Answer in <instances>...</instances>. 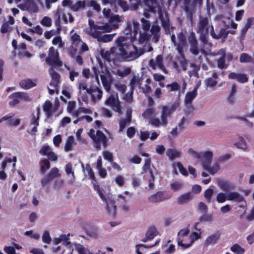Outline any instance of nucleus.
<instances>
[{"mask_svg":"<svg viewBox=\"0 0 254 254\" xmlns=\"http://www.w3.org/2000/svg\"><path fill=\"white\" fill-rule=\"evenodd\" d=\"M119 50V55L121 59L126 62H131L138 59L146 52H151L153 48L149 46L146 50L143 48H137L132 44L131 39L126 37H119L116 40Z\"/></svg>","mask_w":254,"mask_h":254,"instance_id":"obj_1","label":"nucleus"},{"mask_svg":"<svg viewBox=\"0 0 254 254\" xmlns=\"http://www.w3.org/2000/svg\"><path fill=\"white\" fill-rule=\"evenodd\" d=\"M88 24L89 27L86 29V33L91 37L96 38L98 42L105 43L110 42L115 35V34H101L103 32H108L112 30V28L108 23L102 25H98L94 23V21L89 19Z\"/></svg>","mask_w":254,"mask_h":254,"instance_id":"obj_2","label":"nucleus"},{"mask_svg":"<svg viewBox=\"0 0 254 254\" xmlns=\"http://www.w3.org/2000/svg\"><path fill=\"white\" fill-rule=\"evenodd\" d=\"M179 106V102L175 101L171 105H163L161 108V117L151 119L149 124L154 127H158L160 126L166 127L168 123L169 118L172 117L173 113L176 110Z\"/></svg>","mask_w":254,"mask_h":254,"instance_id":"obj_3","label":"nucleus"},{"mask_svg":"<svg viewBox=\"0 0 254 254\" xmlns=\"http://www.w3.org/2000/svg\"><path fill=\"white\" fill-rule=\"evenodd\" d=\"M94 189L100 196L101 200L106 204V209L108 214L114 216L116 213V205L115 201L111 198L110 194H105L103 188H101L98 185L94 184Z\"/></svg>","mask_w":254,"mask_h":254,"instance_id":"obj_4","label":"nucleus"},{"mask_svg":"<svg viewBox=\"0 0 254 254\" xmlns=\"http://www.w3.org/2000/svg\"><path fill=\"white\" fill-rule=\"evenodd\" d=\"M212 25L209 23V19L206 17H201L199 18V22L197 25V33H199V40L204 45H208L209 47H211L212 44L208 42L207 36L209 28H211Z\"/></svg>","mask_w":254,"mask_h":254,"instance_id":"obj_5","label":"nucleus"},{"mask_svg":"<svg viewBox=\"0 0 254 254\" xmlns=\"http://www.w3.org/2000/svg\"><path fill=\"white\" fill-rule=\"evenodd\" d=\"M188 39L190 46V52L193 56H197L199 53H201L203 55H206L207 53L205 49L209 51L210 50L211 47H209L207 45L204 46L203 43H202V47L200 48H199L195 34L193 31L190 33Z\"/></svg>","mask_w":254,"mask_h":254,"instance_id":"obj_6","label":"nucleus"},{"mask_svg":"<svg viewBox=\"0 0 254 254\" xmlns=\"http://www.w3.org/2000/svg\"><path fill=\"white\" fill-rule=\"evenodd\" d=\"M141 22V30L140 31L150 32L152 35V41L157 43L160 38L161 28L157 23H154L151 27L150 22L142 18L140 20Z\"/></svg>","mask_w":254,"mask_h":254,"instance_id":"obj_7","label":"nucleus"},{"mask_svg":"<svg viewBox=\"0 0 254 254\" xmlns=\"http://www.w3.org/2000/svg\"><path fill=\"white\" fill-rule=\"evenodd\" d=\"M177 37L174 34L171 35V40L173 43L174 47H176V50L178 52L179 55H183L184 49L187 46V39L185 33L182 31L179 32L177 34Z\"/></svg>","mask_w":254,"mask_h":254,"instance_id":"obj_8","label":"nucleus"},{"mask_svg":"<svg viewBox=\"0 0 254 254\" xmlns=\"http://www.w3.org/2000/svg\"><path fill=\"white\" fill-rule=\"evenodd\" d=\"M45 61L52 66L60 67L63 64V62L60 59L59 52L54 47L50 48L48 56L46 58Z\"/></svg>","mask_w":254,"mask_h":254,"instance_id":"obj_9","label":"nucleus"},{"mask_svg":"<svg viewBox=\"0 0 254 254\" xmlns=\"http://www.w3.org/2000/svg\"><path fill=\"white\" fill-rule=\"evenodd\" d=\"M105 104L112 108L113 110L118 113L119 114H122V106L121 102L119 101L118 95L117 94H112L105 101Z\"/></svg>","mask_w":254,"mask_h":254,"instance_id":"obj_10","label":"nucleus"},{"mask_svg":"<svg viewBox=\"0 0 254 254\" xmlns=\"http://www.w3.org/2000/svg\"><path fill=\"white\" fill-rule=\"evenodd\" d=\"M183 3L182 8L187 16L191 19L196 7L197 0H181Z\"/></svg>","mask_w":254,"mask_h":254,"instance_id":"obj_11","label":"nucleus"},{"mask_svg":"<svg viewBox=\"0 0 254 254\" xmlns=\"http://www.w3.org/2000/svg\"><path fill=\"white\" fill-rule=\"evenodd\" d=\"M9 98L11 99L9 102V105L14 106L20 102V100L29 101L30 98L27 93L23 92H16L9 95Z\"/></svg>","mask_w":254,"mask_h":254,"instance_id":"obj_12","label":"nucleus"},{"mask_svg":"<svg viewBox=\"0 0 254 254\" xmlns=\"http://www.w3.org/2000/svg\"><path fill=\"white\" fill-rule=\"evenodd\" d=\"M151 161L150 159L146 158L145 160V163L143 166V171L141 173L148 174L149 178L147 179L148 182V188L152 189L154 187V175L153 172L150 166Z\"/></svg>","mask_w":254,"mask_h":254,"instance_id":"obj_13","label":"nucleus"},{"mask_svg":"<svg viewBox=\"0 0 254 254\" xmlns=\"http://www.w3.org/2000/svg\"><path fill=\"white\" fill-rule=\"evenodd\" d=\"M22 3L18 5V7L22 10L28 11L29 13H37L38 7L34 2V0H22Z\"/></svg>","mask_w":254,"mask_h":254,"instance_id":"obj_14","label":"nucleus"},{"mask_svg":"<svg viewBox=\"0 0 254 254\" xmlns=\"http://www.w3.org/2000/svg\"><path fill=\"white\" fill-rule=\"evenodd\" d=\"M95 147L98 150H100L101 148V145L104 147L107 145V139L105 134L100 130L96 131L95 136L93 139Z\"/></svg>","mask_w":254,"mask_h":254,"instance_id":"obj_15","label":"nucleus"},{"mask_svg":"<svg viewBox=\"0 0 254 254\" xmlns=\"http://www.w3.org/2000/svg\"><path fill=\"white\" fill-rule=\"evenodd\" d=\"M179 56L175 58L176 61L173 62V68L177 71H180L181 69L186 71L187 69V61L185 58L184 52L183 55Z\"/></svg>","mask_w":254,"mask_h":254,"instance_id":"obj_16","label":"nucleus"},{"mask_svg":"<svg viewBox=\"0 0 254 254\" xmlns=\"http://www.w3.org/2000/svg\"><path fill=\"white\" fill-rule=\"evenodd\" d=\"M163 58L161 55L157 56L155 59H151L149 62V65L152 69H155L158 68L164 73H167V70L163 64Z\"/></svg>","mask_w":254,"mask_h":254,"instance_id":"obj_17","label":"nucleus"},{"mask_svg":"<svg viewBox=\"0 0 254 254\" xmlns=\"http://www.w3.org/2000/svg\"><path fill=\"white\" fill-rule=\"evenodd\" d=\"M100 78L104 89L107 92H109L113 81L112 75L110 72H107L104 74H101Z\"/></svg>","mask_w":254,"mask_h":254,"instance_id":"obj_18","label":"nucleus"},{"mask_svg":"<svg viewBox=\"0 0 254 254\" xmlns=\"http://www.w3.org/2000/svg\"><path fill=\"white\" fill-rule=\"evenodd\" d=\"M159 18L161 21L162 27L163 28L165 34H171V31L175 29L174 27H170V21L167 13L164 15L162 13H159Z\"/></svg>","mask_w":254,"mask_h":254,"instance_id":"obj_19","label":"nucleus"},{"mask_svg":"<svg viewBox=\"0 0 254 254\" xmlns=\"http://www.w3.org/2000/svg\"><path fill=\"white\" fill-rule=\"evenodd\" d=\"M213 157V153L212 151H207L204 153H201V158H199L201 161V164L204 169L208 168V166H210L212 158Z\"/></svg>","mask_w":254,"mask_h":254,"instance_id":"obj_20","label":"nucleus"},{"mask_svg":"<svg viewBox=\"0 0 254 254\" xmlns=\"http://www.w3.org/2000/svg\"><path fill=\"white\" fill-rule=\"evenodd\" d=\"M132 110L131 108H128L126 111V118H122L119 121V132H122L127 126L128 125L131 120Z\"/></svg>","mask_w":254,"mask_h":254,"instance_id":"obj_21","label":"nucleus"},{"mask_svg":"<svg viewBox=\"0 0 254 254\" xmlns=\"http://www.w3.org/2000/svg\"><path fill=\"white\" fill-rule=\"evenodd\" d=\"M79 92L81 95V98L84 103H88V98L86 95L89 93L90 88L87 87V84L85 82H81L78 85Z\"/></svg>","mask_w":254,"mask_h":254,"instance_id":"obj_22","label":"nucleus"},{"mask_svg":"<svg viewBox=\"0 0 254 254\" xmlns=\"http://www.w3.org/2000/svg\"><path fill=\"white\" fill-rule=\"evenodd\" d=\"M220 238V234L219 232H217L211 234L207 236L204 241V244L205 246H213L218 243Z\"/></svg>","mask_w":254,"mask_h":254,"instance_id":"obj_23","label":"nucleus"},{"mask_svg":"<svg viewBox=\"0 0 254 254\" xmlns=\"http://www.w3.org/2000/svg\"><path fill=\"white\" fill-rule=\"evenodd\" d=\"M88 94L91 96V101L93 103H95L101 99L103 95V91L101 89L95 87L90 88V90H89Z\"/></svg>","mask_w":254,"mask_h":254,"instance_id":"obj_24","label":"nucleus"},{"mask_svg":"<svg viewBox=\"0 0 254 254\" xmlns=\"http://www.w3.org/2000/svg\"><path fill=\"white\" fill-rule=\"evenodd\" d=\"M39 153L43 155H47L48 159L52 161L57 159V155L51 150V148L48 145L43 146L39 151Z\"/></svg>","mask_w":254,"mask_h":254,"instance_id":"obj_25","label":"nucleus"},{"mask_svg":"<svg viewBox=\"0 0 254 254\" xmlns=\"http://www.w3.org/2000/svg\"><path fill=\"white\" fill-rule=\"evenodd\" d=\"M54 67L55 66H52L49 69V74L52 77L50 85L53 86L56 90L59 83L60 75L55 70Z\"/></svg>","mask_w":254,"mask_h":254,"instance_id":"obj_26","label":"nucleus"},{"mask_svg":"<svg viewBox=\"0 0 254 254\" xmlns=\"http://www.w3.org/2000/svg\"><path fill=\"white\" fill-rule=\"evenodd\" d=\"M228 78L230 79L236 80L241 83H246L248 81L247 75L245 73L231 72L229 74Z\"/></svg>","mask_w":254,"mask_h":254,"instance_id":"obj_27","label":"nucleus"},{"mask_svg":"<svg viewBox=\"0 0 254 254\" xmlns=\"http://www.w3.org/2000/svg\"><path fill=\"white\" fill-rule=\"evenodd\" d=\"M142 77L140 76L139 74L134 75L130 80L129 86H130V91L133 92L135 87L138 86L141 89V85L142 82Z\"/></svg>","mask_w":254,"mask_h":254,"instance_id":"obj_28","label":"nucleus"},{"mask_svg":"<svg viewBox=\"0 0 254 254\" xmlns=\"http://www.w3.org/2000/svg\"><path fill=\"white\" fill-rule=\"evenodd\" d=\"M227 197L228 201H233L237 203L245 201V197L237 191L227 192Z\"/></svg>","mask_w":254,"mask_h":254,"instance_id":"obj_29","label":"nucleus"},{"mask_svg":"<svg viewBox=\"0 0 254 254\" xmlns=\"http://www.w3.org/2000/svg\"><path fill=\"white\" fill-rule=\"evenodd\" d=\"M145 6L144 10L152 13L156 12V8L158 6V3L156 0H143Z\"/></svg>","mask_w":254,"mask_h":254,"instance_id":"obj_30","label":"nucleus"},{"mask_svg":"<svg viewBox=\"0 0 254 254\" xmlns=\"http://www.w3.org/2000/svg\"><path fill=\"white\" fill-rule=\"evenodd\" d=\"M198 86L194 87L193 90L189 92L185 96V102L187 107H190L192 101L196 97Z\"/></svg>","mask_w":254,"mask_h":254,"instance_id":"obj_31","label":"nucleus"},{"mask_svg":"<svg viewBox=\"0 0 254 254\" xmlns=\"http://www.w3.org/2000/svg\"><path fill=\"white\" fill-rule=\"evenodd\" d=\"M133 26L134 29V36L131 37V36H128L131 32V25L130 23L127 24V27L124 30V33L126 35V37H128V38L131 39L132 42L135 40L136 38L135 37L137 35V29H138L139 26V23L138 22H133ZM122 37H124L123 36Z\"/></svg>","mask_w":254,"mask_h":254,"instance_id":"obj_32","label":"nucleus"},{"mask_svg":"<svg viewBox=\"0 0 254 254\" xmlns=\"http://www.w3.org/2000/svg\"><path fill=\"white\" fill-rule=\"evenodd\" d=\"M19 85L24 89H29L36 86L37 80H33L30 78L24 79L19 82Z\"/></svg>","mask_w":254,"mask_h":254,"instance_id":"obj_33","label":"nucleus"},{"mask_svg":"<svg viewBox=\"0 0 254 254\" xmlns=\"http://www.w3.org/2000/svg\"><path fill=\"white\" fill-rule=\"evenodd\" d=\"M193 195L191 192H188L180 195L177 198V203L179 204L188 203L192 199Z\"/></svg>","mask_w":254,"mask_h":254,"instance_id":"obj_34","label":"nucleus"},{"mask_svg":"<svg viewBox=\"0 0 254 254\" xmlns=\"http://www.w3.org/2000/svg\"><path fill=\"white\" fill-rule=\"evenodd\" d=\"M167 199L165 196L164 194L162 191H158L155 194L150 196L148 199L150 202L152 203H157Z\"/></svg>","mask_w":254,"mask_h":254,"instance_id":"obj_35","label":"nucleus"},{"mask_svg":"<svg viewBox=\"0 0 254 254\" xmlns=\"http://www.w3.org/2000/svg\"><path fill=\"white\" fill-rule=\"evenodd\" d=\"M152 36L151 33L148 31H139L138 42L139 44H143L148 41Z\"/></svg>","mask_w":254,"mask_h":254,"instance_id":"obj_36","label":"nucleus"},{"mask_svg":"<svg viewBox=\"0 0 254 254\" xmlns=\"http://www.w3.org/2000/svg\"><path fill=\"white\" fill-rule=\"evenodd\" d=\"M210 33L213 38L216 39L222 38H226L228 34L227 30L224 28L220 29L219 33L217 35L215 34L214 31L213 26H211V28L210 30Z\"/></svg>","mask_w":254,"mask_h":254,"instance_id":"obj_37","label":"nucleus"},{"mask_svg":"<svg viewBox=\"0 0 254 254\" xmlns=\"http://www.w3.org/2000/svg\"><path fill=\"white\" fill-rule=\"evenodd\" d=\"M157 113L156 112V109L153 107H148L147 109L142 114V117L144 119H149L150 121L151 119L155 118V117Z\"/></svg>","mask_w":254,"mask_h":254,"instance_id":"obj_38","label":"nucleus"},{"mask_svg":"<svg viewBox=\"0 0 254 254\" xmlns=\"http://www.w3.org/2000/svg\"><path fill=\"white\" fill-rule=\"evenodd\" d=\"M122 17L118 15H114L110 17L109 24H108L112 28H117L119 26V23L122 21Z\"/></svg>","mask_w":254,"mask_h":254,"instance_id":"obj_39","label":"nucleus"},{"mask_svg":"<svg viewBox=\"0 0 254 254\" xmlns=\"http://www.w3.org/2000/svg\"><path fill=\"white\" fill-rule=\"evenodd\" d=\"M218 185L220 189L223 191H227L234 188V185L230 182L225 180H220L218 181Z\"/></svg>","mask_w":254,"mask_h":254,"instance_id":"obj_40","label":"nucleus"},{"mask_svg":"<svg viewBox=\"0 0 254 254\" xmlns=\"http://www.w3.org/2000/svg\"><path fill=\"white\" fill-rule=\"evenodd\" d=\"M166 153L170 160L179 158L181 155V152L175 149H168L167 150Z\"/></svg>","mask_w":254,"mask_h":254,"instance_id":"obj_41","label":"nucleus"},{"mask_svg":"<svg viewBox=\"0 0 254 254\" xmlns=\"http://www.w3.org/2000/svg\"><path fill=\"white\" fill-rule=\"evenodd\" d=\"M13 116L14 114L11 113L3 117L6 118L4 121H6V124L8 126H17L20 124V119H17L14 120L11 119Z\"/></svg>","mask_w":254,"mask_h":254,"instance_id":"obj_42","label":"nucleus"},{"mask_svg":"<svg viewBox=\"0 0 254 254\" xmlns=\"http://www.w3.org/2000/svg\"><path fill=\"white\" fill-rule=\"evenodd\" d=\"M217 77V73L215 71H213L212 77L208 78L205 80V83L206 86L210 87H213L215 86L217 83V81H216Z\"/></svg>","mask_w":254,"mask_h":254,"instance_id":"obj_43","label":"nucleus"},{"mask_svg":"<svg viewBox=\"0 0 254 254\" xmlns=\"http://www.w3.org/2000/svg\"><path fill=\"white\" fill-rule=\"evenodd\" d=\"M76 142L74 141V138L73 136H69L67 137L65 145L64 150L66 151H69L73 150L72 147L75 145Z\"/></svg>","mask_w":254,"mask_h":254,"instance_id":"obj_44","label":"nucleus"},{"mask_svg":"<svg viewBox=\"0 0 254 254\" xmlns=\"http://www.w3.org/2000/svg\"><path fill=\"white\" fill-rule=\"evenodd\" d=\"M131 72V69L130 67H124L121 69H118L116 74L121 78H124L128 75Z\"/></svg>","mask_w":254,"mask_h":254,"instance_id":"obj_45","label":"nucleus"},{"mask_svg":"<svg viewBox=\"0 0 254 254\" xmlns=\"http://www.w3.org/2000/svg\"><path fill=\"white\" fill-rule=\"evenodd\" d=\"M86 5L85 1L78 0L74 4H72L71 9L74 11H78L81 9H83Z\"/></svg>","mask_w":254,"mask_h":254,"instance_id":"obj_46","label":"nucleus"},{"mask_svg":"<svg viewBox=\"0 0 254 254\" xmlns=\"http://www.w3.org/2000/svg\"><path fill=\"white\" fill-rule=\"evenodd\" d=\"M184 186L183 182L181 180L175 181L170 184V188L173 191H176L181 190Z\"/></svg>","mask_w":254,"mask_h":254,"instance_id":"obj_47","label":"nucleus"},{"mask_svg":"<svg viewBox=\"0 0 254 254\" xmlns=\"http://www.w3.org/2000/svg\"><path fill=\"white\" fill-rule=\"evenodd\" d=\"M158 234V231L155 227H149L145 234L149 240H152Z\"/></svg>","mask_w":254,"mask_h":254,"instance_id":"obj_48","label":"nucleus"},{"mask_svg":"<svg viewBox=\"0 0 254 254\" xmlns=\"http://www.w3.org/2000/svg\"><path fill=\"white\" fill-rule=\"evenodd\" d=\"M231 251L235 254H244L245 250L238 244L233 245L230 248Z\"/></svg>","mask_w":254,"mask_h":254,"instance_id":"obj_49","label":"nucleus"},{"mask_svg":"<svg viewBox=\"0 0 254 254\" xmlns=\"http://www.w3.org/2000/svg\"><path fill=\"white\" fill-rule=\"evenodd\" d=\"M217 65L218 68L225 69L228 67L229 64L226 63V58L220 57L217 60Z\"/></svg>","mask_w":254,"mask_h":254,"instance_id":"obj_50","label":"nucleus"},{"mask_svg":"<svg viewBox=\"0 0 254 254\" xmlns=\"http://www.w3.org/2000/svg\"><path fill=\"white\" fill-rule=\"evenodd\" d=\"M234 145L238 148L246 150L247 148V145L245 139L242 136L239 137V141L236 142Z\"/></svg>","mask_w":254,"mask_h":254,"instance_id":"obj_51","label":"nucleus"},{"mask_svg":"<svg viewBox=\"0 0 254 254\" xmlns=\"http://www.w3.org/2000/svg\"><path fill=\"white\" fill-rule=\"evenodd\" d=\"M216 200L219 203H224L226 200H228L227 192H219L216 196Z\"/></svg>","mask_w":254,"mask_h":254,"instance_id":"obj_52","label":"nucleus"},{"mask_svg":"<svg viewBox=\"0 0 254 254\" xmlns=\"http://www.w3.org/2000/svg\"><path fill=\"white\" fill-rule=\"evenodd\" d=\"M86 6L89 7H92L93 9L97 12H99L101 10L100 4L93 0L87 1L86 2Z\"/></svg>","mask_w":254,"mask_h":254,"instance_id":"obj_53","label":"nucleus"},{"mask_svg":"<svg viewBox=\"0 0 254 254\" xmlns=\"http://www.w3.org/2000/svg\"><path fill=\"white\" fill-rule=\"evenodd\" d=\"M253 61V58L251 56L247 53H242L240 57V62L241 63H251Z\"/></svg>","mask_w":254,"mask_h":254,"instance_id":"obj_54","label":"nucleus"},{"mask_svg":"<svg viewBox=\"0 0 254 254\" xmlns=\"http://www.w3.org/2000/svg\"><path fill=\"white\" fill-rule=\"evenodd\" d=\"M169 92L178 91L180 89V85L177 82H173L171 84L166 85Z\"/></svg>","mask_w":254,"mask_h":254,"instance_id":"obj_55","label":"nucleus"},{"mask_svg":"<svg viewBox=\"0 0 254 254\" xmlns=\"http://www.w3.org/2000/svg\"><path fill=\"white\" fill-rule=\"evenodd\" d=\"M204 169L208 171L211 175H214L219 170L220 166L218 163H215L212 167L208 166V168Z\"/></svg>","mask_w":254,"mask_h":254,"instance_id":"obj_56","label":"nucleus"},{"mask_svg":"<svg viewBox=\"0 0 254 254\" xmlns=\"http://www.w3.org/2000/svg\"><path fill=\"white\" fill-rule=\"evenodd\" d=\"M204 214L200 216L199 218V221L201 222H211L213 220V217L211 214L204 213Z\"/></svg>","mask_w":254,"mask_h":254,"instance_id":"obj_57","label":"nucleus"},{"mask_svg":"<svg viewBox=\"0 0 254 254\" xmlns=\"http://www.w3.org/2000/svg\"><path fill=\"white\" fill-rule=\"evenodd\" d=\"M43 165L41 166L40 171L42 174H44L47 170L50 168V162L47 159H44L42 161Z\"/></svg>","mask_w":254,"mask_h":254,"instance_id":"obj_58","label":"nucleus"},{"mask_svg":"<svg viewBox=\"0 0 254 254\" xmlns=\"http://www.w3.org/2000/svg\"><path fill=\"white\" fill-rule=\"evenodd\" d=\"M189 232L190 230L187 228L180 230L178 233L177 239H181L186 240V238L188 237Z\"/></svg>","mask_w":254,"mask_h":254,"instance_id":"obj_59","label":"nucleus"},{"mask_svg":"<svg viewBox=\"0 0 254 254\" xmlns=\"http://www.w3.org/2000/svg\"><path fill=\"white\" fill-rule=\"evenodd\" d=\"M100 53L102 58L104 59V60L107 62H110V57L112 54L111 52L110 51H105L104 49H101Z\"/></svg>","mask_w":254,"mask_h":254,"instance_id":"obj_60","label":"nucleus"},{"mask_svg":"<svg viewBox=\"0 0 254 254\" xmlns=\"http://www.w3.org/2000/svg\"><path fill=\"white\" fill-rule=\"evenodd\" d=\"M213 193V190L212 189H207L204 191V197L208 203L211 202V197Z\"/></svg>","mask_w":254,"mask_h":254,"instance_id":"obj_61","label":"nucleus"},{"mask_svg":"<svg viewBox=\"0 0 254 254\" xmlns=\"http://www.w3.org/2000/svg\"><path fill=\"white\" fill-rule=\"evenodd\" d=\"M130 2V9L136 10L138 9V6L141 3V0H128Z\"/></svg>","mask_w":254,"mask_h":254,"instance_id":"obj_62","label":"nucleus"},{"mask_svg":"<svg viewBox=\"0 0 254 254\" xmlns=\"http://www.w3.org/2000/svg\"><path fill=\"white\" fill-rule=\"evenodd\" d=\"M52 19L48 16H44L40 22V23L45 27H50L52 25Z\"/></svg>","mask_w":254,"mask_h":254,"instance_id":"obj_63","label":"nucleus"},{"mask_svg":"<svg viewBox=\"0 0 254 254\" xmlns=\"http://www.w3.org/2000/svg\"><path fill=\"white\" fill-rule=\"evenodd\" d=\"M47 175H48L52 179L58 177L60 176L59 169L56 167L53 168L50 170Z\"/></svg>","mask_w":254,"mask_h":254,"instance_id":"obj_64","label":"nucleus"}]
</instances>
